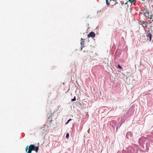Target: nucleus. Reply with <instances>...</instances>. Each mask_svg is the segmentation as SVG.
I'll return each instance as SVG.
<instances>
[{
    "mask_svg": "<svg viewBox=\"0 0 153 153\" xmlns=\"http://www.w3.org/2000/svg\"><path fill=\"white\" fill-rule=\"evenodd\" d=\"M147 40L150 42L151 40L152 35L150 33H148L147 36Z\"/></svg>",
    "mask_w": 153,
    "mask_h": 153,
    "instance_id": "39448f33",
    "label": "nucleus"
},
{
    "mask_svg": "<svg viewBox=\"0 0 153 153\" xmlns=\"http://www.w3.org/2000/svg\"><path fill=\"white\" fill-rule=\"evenodd\" d=\"M139 24L142 25L143 27L144 28L146 27H147L148 23L147 22L144 21H141L139 22Z\"/></svg>",
    "mask_w": 153,
    "mask_h": 153,
    "instance_id": "f03ea898",
    "label": "nucleus"
},
{
    "mask_svg": "<svg viewBox=\"0 0 153 153\" xmlns=\"http://www.w3.org/2000/svg\"><path fill=\"white\" fill-rule=\"evenodd\" d=\"M151 27L153 29V24H152L150 25Z\"/></svg>",
    "mask_w": 153,
    "mask_h": 153,
    "instance_id": "f8f14e48",
    "label": "nucleus"
},
{
    "mask_svg": "<svg viewBox=\"0 0 153 153\" xmlns=\"http://www.w3.org/2000/svg\"><path fill=\"white\" fill-rule=\"evenodd\" d=\"M95 36V34L94 32H91L88 34V38H90V37H91L92 38H94Z\"/></svg>",
    "mask_w": 153,
    "mask_h": 153,
    "instance_id": "7ed1b4c3",
    "label": "nucleus"
},
{
    "mask_svg": "<svg viewBox=\"0 0 153 153\" xmlns=\"http://www.w3.org/2000/svg\"><path fill=\"white\" fill-rule=\"evenodd\" d=\"M69 136V133H67V134L66 135V138H68Z\"/></svg>",
    "mask_w": 153,
    "mask_h": 153,
    "instance_id": "9b49d317",
    "label": "nucleus"
},
{
    "mask_svg": "<svg viewBox=\"0 0 153 153\" xmlns=\"http://www.w3.org/2000/svg\"><path fill=\"white\" fill-rule=\"evenodd\" d=\"M135 0H128L131 3V4L133 3V2L135 1Z\"/></svg>",
    "mask_w": 153,
    "mask_h": 153,
    "instance_id": "0eeeda50",
    "label": "nucleus"
},
{
    "mask_svg": "<svg viewBox=\"0 0 153 153\" xmlns=\"http://www.w3.org/2000/svg\"><path fill=\"white\" fill-rule=\"evenodd\" d=\"M152 17L153 16L152 15H151L150 16H149V18L150 19H152Z\"/></svg>",
    "mask_w": 153,
    "mask_h": 153,
    "instance_id": "ddd939ff",
    "label": "nucleus"
},
{
    "mask_svg": "<svg viewBox=\"0 0 153 153\" xmlns=\"http://www.w3.org/2000/svg\"><path fill=\"white\" fill-rule=\"evenodd\" d=\"M117 67H118V68H120V69H121L122 68L120 66V65H118Z\"/></svg>",
    "mask_w": 153,
    "mask_h": 153,
    "instance_id": "9d476101",
    "label": "nucleus"
},
{
    "mask_svg": "<svg viewBox=\"0 0 153 153\" xmlns=\"http://www.w3.org/2000/svg\"><path fill=\"white\" fill-rule=\"evenodd\" d=\"M51 121H52V120H51L50 122Z\"/></svg>",
    "mask_w": 153,
    "mask_h": 153,
    "instance_id": "2eb2a0df",
    "label": "nucleus"
},
{
    "mask_svg": "<svg viewBox=\"0 0 153 153\" xmlns=\"http://www.w3.org/2000/svg\"><path fill=\"white\" fill-rule=\"evenodd\" d=\"M152 21L153 22V20H152Z\"/></svg>",
    "mask_w": 153,
    "mask_h": 153,
    "instance_id": "f3484780",
    "label": "nucleus"
},
{
    "mask_svg": "<svg viewBox=\"0 0 153 153\" xmlns=\"http://www.w3.org/2000/svg\"><path fill=\"white\" fill-rule=\"evenodd\" d=\"M152 19H153V16L152 17Z\"/></svg>",
    "mask_w": 153,
    "mask_h": 153,
    "instance_id": "dca6fc26",
    "label": "nucleus"
},
{
    "mask_svg": "<svg viewBox=\"0 0 153 153\" xmlns=\"http://www.w3.org/2000/svg\"><path fill=\"white\" fill-rule=\"evenodd\" d=\"M71 120V119H69V120H68V121L66 123V124H67Z\"/></svg>",
    "mask_w": 153,
    "mask_h": 153,
    "instance_id": "1a4fd4ad",
    "label": "nucleus"
},
{
    "mask_svg": "<svg viewBox=\"0 0 153 153\" xmlns=\"http://www.w3.org/2000/svg\"><path fill=\"white\" fill-rule=\"evenodd\" d=\"M108 0H106V4L107 5V6H108L109 5V2L108 1ZM109 0L110 1H111V0Z\"/></svg>",
    "mask_w": 153,
    "mask_h": 153,
    "instance_id": "423d86ee",
    "label": "nucleus"
},
{
    "mask_svg": "<svg viewBox=\"0 0 153 153\" xmlns=\"http://www.w3.org/2000/svg\"><path fill=\"white\" fill-rule=\"evenodd\" d=\"M115 2H116L117 0H113Z\"/></svg>",
    "mask_w": 153,
    "mask_h": 153,
    "instance_id": "4468645a",
    "label": "nucleus"
},
{
    "mask_svg": "<svg viewBox=\"0 0 153 153\" xmlns=\"http://www.w3.org/2000/svg\"><path fill=\"white\" fill-rule=\"evenodd\" d=\"M39 149V146H36L30 144L29 146H26L25 151L27 153H31L32 151H34L37 152Z\"/></svg>",
    "mask_w": 153,
    "mask_h": 153,
    "instance_id": "f257e3e1",
    "label": "nucleus"
},
{
    "mask_svg": "<svg viewBox=\"0 0 153 153\" xmlns=\"http://www.w3.org/2000/svg\"><path fill=\"white\" fill-rule=\"evenodd\" d=\"M81 41V45L82 46L81 47V49H82L83 48H84L85 46V44L84 42H85V40L84 39H83L82 38L80 40Z\"/></svg>",
    "mask_w": 153,
    "mask_h": 153,
    "instance_id": "20e7f679",
    "label": "nucleus"
},
{
    "mask_svg": "<svg viewBox=\"0 0 153 153\" xmlns=\"http://www.w3.org/2000/svg\"><path fill=\"white\" fill-rule=\"evenodd\" d=\"M76 100V98L75 97H74L73 99H71V100L72 101H75Z\"/></svg>",
    "mask_w": 153,
    "mask_h": 153,
    "instance_id": "6e6552de",
    "label": "nucleus"
}]
</instances>
